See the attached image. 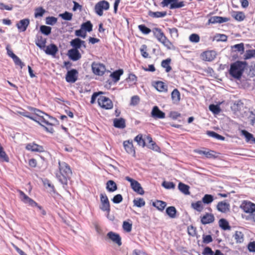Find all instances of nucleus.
Wrapping results in <instances>:
<instances>
[{
    "mask_svg": "<svg viewBox=\"0 0 255 255\" xmlns=\"http://www.w3.org/2000/svg\"><path fill=\"white\" fill-rule=\"evenodd\" d=\"M166 213L171 218H175L177 211L174 206H170L166 208Z\"/></svg>",
    "mask_w": 255,
    "mask_h": 255,
    "instance_id": "43",
    "label": "nucleus"
},
{
    "mask_svg": "<svg viewBox=\"0 0 255 255\" xmlns=\"http://www.w3.org/2000/svg\"><path fill=\"white\" fill-rule=\"evenodd\" d=\"M202 203L203 202L201 201H198L197 202L192 203L191 206L195 210L201 212L203 209Z\"/></svg>",
    "mask_w": 255,
    "mask_h": 255,
    "instance_id": "40",
    "label": "nucleus"
},
{
    "mask_svg": "<svg viewBox=\"0 0 255 255\" xmlns=\"http://www.w3.org/2000/svg\"><path fill=\"white\" fill-rule=\"evenodd\" d=\"M178 189L181 192L185 195L190 194L189 186L187 185H186L182 182H180L178 184Z\"/></svg>",
    "mask_w": 255,
    "mask_h": 255,
    "instance_id": "42",
    "label": "nucleus"
},
{
    "mask_svg": "<svg viewBox=\"0 0 255 255\" xmlns=\"http://www.w3.org/2000/svg\"><path fill=\"white\" fill-rule=\"evenodd\" d=\"M146 141L148 142L149 145H148L149 148L154 150L155 151H158L159 149V147L156 144V143L152 140V138L150 135H148L146 137Z\"/></svg>",
    "mask_w": 255,
    "mask_h": 255,
    "instance_id": "34",
    "label": "nucleus"
},
{
    "mask_svg": "<svg viewBox=\"0 0 255 255\" xmlns=\"http://www.w3.org/2000/svg\"><path fill=\"white\" fill-rule=\"evenodd\" d=\"M230 20L229 18L219 16H211L208 21V24L222 23L227 22Z\"/></svg>",
    "mask_w": 255,
    "mask_h": 255,
    "instance_id": "19",
    "label": "nucleus"
},
{
    "mask_svg": "<svg viewBox=\"0 0 255 255\" xmlns=\"http://www.w3.org/2000/svg\"><path fill=\"white\" fill-rule=\"evenodd\" d=\"M255 57V50H248L244 55V59L247 60Z\"/></svg>",
    "mask_w": 255,
    "mask_h": 255,
    "instance_id": "53",
    "label": "nucleus"
},
{
    "mask_svg": "<svg viewBox=\"0 0 255 255\" xmlns=\"http://www.w3.org/2000/svg\"><path fill=\"white\" fill-rule=\"evenodd\" d=\"M30 21L28 18L20 20L16 24V26L20 32L25 31L29 24Z\"/></svg>",
    "mask_w": 255,
    "mask_h": 255,
    "instance_id": "25",
    "label": "nucleus"
},
{
    "mask_svg": "<svg viewBox=\"0 0 255 255\" xmlns=\"http://www.w3.org/2000/svg\"><path fill=\"white\" fill-rule=\"evenodd\" d=\"M140 52L142 56L144 58L149 57V54L147 52V46L146 45L143 44L141 46V48H140Z\"/></svg>",
    "mask_w": 255,
    "mask_h": 255,
    "instance_id": "54",
    "label": "nucleus"
},
{
    "mask_svg": "<svg viewBox=\"0 0 255 255\" xmlns=\"http://www.w3.org/2000/svg\"><path fill=\"white\" fill-rule=\"evenodd\" d=\"M205 150L195 149L194 152L200 155L203 154L207 158L215 159L217 158L218 155H217V152L216 151L207 148H205Z\"/></svg>",
    "mask_w": 255,
    "mask_h": 255,
    "instance_id": "13",
    "label": "nucleus"
},
{
    "mask_svg": "<svg viewBox=\"0 0 255 255\" xmlns=\"http://www.w3.org/2000/svg\"><path fill=\"white\" fill-rule=\"evenodd\" d=\"M241 134L242 135H244L245 138H246V141L247 142H250V141H252L253 140V139L254 138V136H253V135L249 132L248 131L245 130V129H243L241 131Z\"/></svg>",
    "mask_w": 255,
    "mask_h": 255,
    "instance_id": "46",
    "label": "nucleus"
},
{
    "mask_svg": "<svg viewBox=\"0 0 255 255\" xmlns=\"http://www.w3.org/2000/svg\"><path fill=\"white\" fill-rule=\"evenodd\" d=\"M152 86L160 92H167L168 90L167 85L163 82L160 81H154L152 84Z\"/></svg>",
    "mask_w": 255,
    "mask_h": 255,
    "instance_id": "18",
    "label": "nucleus"
},
{
    "mask_svg": "<svg viewBox=\"0 0 255 255\" xmlns=\"http://www.w3.org/2000/svg\"><path fill=\"white\" fill-rule=\"evenodd\" d=\"M97 101L99 106L102 109L111 110L113 108V103L108 97L101 95L99 96Z\"/></svg>",
    "mask_w": 255,
    "mask_h": 255,
    "instance_id": "5",
    "label": "nucleus"
},
{
    "mask_svg": "<svg viewBox=\"0 0 255 255\" xmlns=\"http://www.w3.org/2000/svg\"><path fill=\"white\" fill-rule=\"evenodd\" d=\"M189 38L192 42L197 43L200 41V36L198 34L195 33L191 34Z\"/></svg>",
    "mask_w": 255,
    "mask_h": 255,
    "instance_id": "61",
    "label": "nucleus"
},
{
    "mask_svg": "<svg viewBox=\"0 0 255 255\" xmlns=\"http://www.w3.org/2000/svg\"><path fill=\"white\" fill-rule=\"evenodd\" d=\"M170 36L172 38H176L179 36L178 30L176 27L168 28Z\"/></svg>",
    "mask_w": 255,
    "mask_h": 255,
    "instance_id": "50",
    "label": "nucleus"
},
{
    "mask_svg": "<svg viewBox=\"0 0 255 255\" xmlns=\"http://www.w3.org/2000/svg\"><path fill=\"white\" fill-rule=\"evenodd\" d=\"M75 34L76 36L78 37H81L83 38H85L86 37V32L81 27L80 29L76 30L75 31Z\"/></svg>",
    "mask_w": 255,
    "mask_h": 255,
    "instance_id": "60",
    "label": "nucleus"
},
{
    "mask_svg": "<svg viewBox=\"0 0 255 255\" xmlns=\"http://www.w3.org/2000/svg\"><path fill=\"white\" fill-rule=\"evenodd\" d=\"M45 10L42 7H38L35 8L34 12V16L35 17H41L43 15Z\"/></svg>",
    "mask_w": 255,
    "mask_h": 255,
    "instance_id": "51",
    "label": "nucleus"
},
{
    "mask_svg": "<svg viewBox=\"0 0 255 255\" xmlns=\"http://www.w3.org/2000/svg\"><path fill=\"white\" fill-rule=\"evenodd\" d=\"M137 77L135 74L130 73L128 74V77L126 79V81L128 83L129 86H132L136 84Z\"/></svg>",
    "mask_w": 255,
    "mask_h": 255,
    "instance_id": "32",
    "label": "nucleus"
},
{
    "mask_svg": "<svg viewBox=\"0 0 255 255\" xmlns=\"http://www.w3.org/2000/svg\"><path fill=\"white\" fill-rule=\"evenodd\" d=\"M214 200V197L212 195L205 194L202 198V201L204 204H209Z\"/></svg>",
    "mask_w": 255,
    "mask_h": 255,
    "instance_id": "48",
    "label": "nucleus"
},
{
    "mask_svg": "<svg viewBox=\"0 0 255 255\" xmlns=\"http://www.w3.org/2000/svg\"><path fill=\"white\" fill-rule=\"evenodd\" d=\"M78 72L76 69L68 71L66 75V81L68 83H75L78 79Z\"/></svg>",
    "mask_w": 255,
    "mask_h": 255,
    "instance_id": "16",
    "label": "nucleus"
},
{
    "mask_svg": "<svg viewBox=\"0 0 255 255\" xmlns=\"http://www.w3.org/2000/svg\"><path fill=\"white\" fill-rule=\"evenodd\" d=\"M123 146L125 150L128 154H131L133 157L135 156V147L133 145V141L132 140L124 141L123 142Z\"/></svg>",
    "mask_w": 255,
    "mask_h": 255,
    "instance_id": "15",
    "label": "nucleus"
},
{
    "mask_svg": "<svg viewBox=\"0 0 255 255\" xmlns=\"http://www.w3.org/2000/svg\"><path fill=\"white\" fill-rule=\"evenodd\" d=\"M215 221V217L212 213H206L201 218V222L203 225L212 223Z\"/></svg>",
    "mask_w": 255,
    "mask_h": 255,
    "instance_id": "21",
    "label": "nucleus"
},
{
    "mask_svg": "<svg viewBox=\"0 0 255 255\" xmlns=\"http://www.w3.org/2000/svg\"><path fill=\"white\" fill-rule=\"evenodd\" d=\"M171 99L173 104H178L181 99L180 93L177 89H174L171 93Z\"/></svg>",
    "mask_w": 255,
    "mask_h": 255,
    "instance_id": "27",
    "label": "nucleus"
},
{
    "mask_svg": "<svg viewBox=\"0 0 255 255\" xmlns=\"http://www.w3.org/2000/svg\"><path fill=\"white\" fill-rule=\"evenodd\" d=\"M57 21V18L53 16H48L46 18V23L47 24L53 25Z\"/></svg>",
    "mask_w": 255,
    "mask_h": 255,
    "instance_id": "59",
    "label": "nucleus"
},
{
    "mask_svg": "<svg viewBox=\"0 0 255 255\" xmlns=\"http://www.w3.org/2000/svg\"><path fill=\"white\" fill-rule=\"evenodd\" d=\"M217 53L214 50H207L203 52L200 57L201 59L205 61L211 62L215 59Z\"/></svg>",
    "mask_w": 255,
    "mask_h": 255,
    "instance_id": "12",
    "label": "nucleus"
},
{
    "mask_svg": "<svg viewBox=\"0 0 255 255\" xmlns=\"http://www.w3.org/2000/svg\"><path fill=\"white\" fill-rule=\"evenodd\" d=\"M140 101L139 97L138 96H132L130 100V105L131 106L137 105Z\"/></svg>",
    "mask_w": 255,
    "mask_h": 255,
    "instance_id": "63",
    "label": "nucleus"
},
{
    "mask_svg": "<svg viewBox=\"0 0 255 255\" xmlns=\"http://www.w3.org/2000/svg\"><path fill=\"white\" fill-rule=\"evenodd\" d=\"M171 61V60L170 58H167L165 60H162L161 62V65L163 68L165 69V71L167 73L169 72L172 69V68L170 65Z\"/></svg>",
    "mask_w": 255,
    "mask_h": 255,
    "instance_id": "37",
    "label": "nucleus"
},
{
    "mask_svg": "<svg viewBox=\"0 0 255 255\" xmlns=\"http://www.w3.org/2000/svg\"><path fill=\"white\" fill-rule=\"evenodd\" d=\"M72 13L68 11H65V12L59 14L60 17L66 20H71L72 18Z\"/></svg>",
    "mask_w": 255,
    "mask_h": 255,
    "instance_id": "55",
    "label": "nucleus"
},
{
    "mask_svg": "<svg viewBox=\"0 0 255 255\" xmlns=\"http://www.w3.org/2000/svg\"><path fill=\"white\" fill-rule=\"evenodd\" d=\"M70 45L73 47L72 49H79L82 46L86 47L85 41L79 38H75L70 41Z\"/></svg>",
    "mask_w": 255,
    "mask_h": 255,
    "instance_id": "26",
    "label": "nucleus"
},
{
    "mask_svg": "<svg viewBox=\"0 0 255 255\" xmlns=\"http://www.w3.org/2000/svg\"><path fill=\"white\" fill-rule=\"evenodd\" d=\"M133 205L137 207H142L145 204V202L142 198H137L133 201Z\"/></svg>",
    "mask_w": 255,
    "mask_h": 255,
    "instance_id": "45",
    "label": "nucleus"
},
{
    "mask_svg": "<svg viewBox=\"0 0 255 255\" xmlns=\"http://www.w3.org/2000/svg\"><path fill=\"white\" fill-rule=\"evenodd\" d=\"M58 165L59 171L56 172V176L64 186H67L68 180L72 174V170L70 166L65 162L59 161Z\"/></svg>",
    "mask_w": 255,
    "mask_h": 255,
    "instance_id": "2",
    "label": "nucleus"
},
{
    "mask_svg": "<svg viewBox=\"0 0 255 255\" xmlns=\"http://www.w3.org/2000/svg\"><path fill=\"white\" fill-rule=\"evenodd\" d=\"M140 31L144 34H148L151 31V29L146 27L144 24H140L138 26Z\"/></svg>",
    "mask_w": 255,
    "mask_h": 255,
    "instance_id": "52",
    "label": "nucleus"
},
{
    "mask_svg": "<svg viewBox=\"0 0 255 255\" xmlns=\"http://www.w3.org/2000/svg\"><path fill=\"white\" fill-rule=\"evenodd\" d=\"M148 15L153 18H159L163 17L167 15L166 11H156L153 12L149 11L148 12Z\"/></svg>",
    "mask_w": 255,
    "mask_h": 255,
    "instance_id": "38",
    "label": "nucleus"
},
{
    "mask_svg": "<svg viewBox=\"0 0 255 255\" xmlns=\"http://www.w3.org/2000/svg\"><path fill=\"white\" fill-rule=\"evenodd\" d=\"M123 200V196L121 194H117L115 195L112 199V201L115 204L121 203Z\"/></svg>",
    "mask_w": 255,
    "mask_h": 255,
    "instance_id": "64",
    "label": "nucleus"
},
{
    "mask_svg": "<svg viewBox=\"0 0 255 255\" xmlns=\"http://www.w3.org/2000/svg\"><path fill=\"white\" fill-rule=\"evenodd\" d=\"M46 40V39L43 38L42 36H37V39L35 41L36 45L40 48H44L45 47Z\"/></svg>",
    "mask_w": 255,
    "mask_h": 255,
    "instance_id": "36",
    "label": "nucleus"
},
{
    "mask_svg": "<svg viewBox=\"0 0 255 255\" xmlns=\"http://www.w3.org/2000/svg\"><path fill=\"white\" fill-rule=\"evenodd\" d=\"M152 31L157 40L167 49H171L173 47V43L168 39L160 28L158 27L153 28Z\"/></svg>",
    "mask_w": 255,
    "mask_h": 255,
    "instance_id": "4",
    "label": "nucleus"
},
{
    "mask_svg": "<svg viewBox=\"0 0 255 255\" xmlns=\"http://www.w3.org/2000/svg\"><path fill=\"white\" fill-rule=\"evenodd\" d=\"M209 110L215 114H218L221 111L220 107L218 105L214 104H212L209 106Z\"/></svg>",
    "mask_w": 255,
    "mask_h": 255,
    "instance_id": "57",
    "label": "nucleus"
},
{
    "mask_svg": "<svg viewBox=\"0 0 255 255\" xmlns=\"http://www.w3.org/2000/svg\"><path fill=\"white\" fill-rule=\"evenodd\" d=\"M17 191L19 194L20 199L22 202H23L25 204H28L29 205L32 207H34V206H37V203L32 199L29 197L22 191L20 190H18Z\"/></svg>",
    "mask_w": 255,
    "mask_h": 255,
    "instance_id": "14",
    "label": "nucleus"
},
{
    "mask_svg": "<svg viewBox=\"0 0 255 255\" xmlns=\"http://www.w3.org/2000/svg\"><path fill=\"white\" fill-rule=\"evenodd\" d=\"M28 150L34 152H41L44 151V148L42 146L37 144L35 143H30L27 144L25 147Z\"/></svg>",
    "mask_w": 255,
    "mask_h": 255,
    "instance_id": "24",
    "label": "nucleus"
},
{
    "mask_svg": "<svg viewBox=\"0 0 255 255\" xmlns=\"http://www.w3.org/2000/svg\"><path fill=\"white\" fill-rule=\"evenodd\" d=\"M232 16L238 21H243L246 18L245 13L242 11H233L232 13Z\"/></svg>",
    "mask_w": 255,
    "mask_h": 255,
    "instance_id": "31",
    "label": "nucleus"
},
{
    "mask_svg": "<svg viewBox=\"0 0 255 255\" xmlns=\"http://www.w3.org/2000/svg\"><path fill=\"white\" fill-rule=\"evenodd\" d=\"M233 237L237 244H240L244 242V234L241 231H236Z\"/></svg>",
    "mask_w": 255,
    "mask_h": 255,
    "instance_id": "41",
    "label": "nucleus"
},
{
    "mask_svg": "<svg viewBox=\"0 0 255 255\" xmlns=\"http://www.w3.org/2000/svg\"><path fill=\"white\" fill-rule=\"evenodd\" d=\"M125 180L130 182L131 188L134 192L140 195L144 194V191L140 184L137 181L129 176L125 177Z\"/></svg>",
    "mask_w": 255,
    "mask_h": 255,
    "instance_id": "8",
    "label": "nucleus"
},
{
    "mask_svg": "<svg viewBox=\"0 0 255 255\" xmlns=\"http://www.w3.org/2000/svg\"><path fill=\"white\" fill-rule=\"evenodd\" d=\"M58 51L57 47L54 44H51L49 45H48L45 52L46 54L51 55H55Z\"/></svg>",
    "mask_w": 255,
    "mask_h": 255,
    "instance_id": "30",
    "label": "nucleus"
},
{
    "mask_svg": "<svg viewBox=\"0 0 255 255\" xmlns=\"http://www.w3.org/2000/svg\"><path fill=\"white\" fill-rule=\"evenodd\" d=\"M81 27L86 32H90L92 31L93 24L90 21L88 20L83 23L81 25Z\"/></svg>",
    "mask_w": 255,
    "mask_h": 255,
    "instance_id": "44",
    "label": "nucleus"
},
{
    "mask_svg": "<svg viewBox=\"0 0 255 255\" xmlns=\"http://www.w3.org/2000/svg\"><path fill=\"white\" fill-rule=\"evenodd\" d=\"M151 115L154 119H164L165 118V114L164 112L159 110V108L155 106L153 107Z\"/></svg>",
    "mask_w": 255,
    "mask_h": 255,
    "instance_id": "22",
    "label": "nucleus"
},
{
    "mask_svg": "<svg viewBox=\"0 0 255 255\" xmlns=\"http://www.w3.org/2000/svg\"><path fill=\"white\" fill-rule=\"evenodd\" d=\"M232 48L236 49L237 51L240 52L241 53L244 52L245 47L244 44L243 43L235 44L232 47Z\"/></svg>",
    "mask_w": 255,
    "mask_h": 255,
    "instance_id": "58",
    "label": "nucleus"
},
{
    "mask_svg": "<svg viewBox=\"0 0 255 255\" xmlns=\"http://www.w3.org/2000/svg\"><path fill=\"white\" fill-rule=\"evenodd\" d=\"M219 227L223 230H229L231 229V226L229 222L225 219H221L219 221Z\"/></svg>",
    "mask_w": 255,
    "mask_h": 255,
    "instance_id": "35",
    "label": "nucleus"
},
{
    "mask_svg": "<svg viewBox=\"0 0 255 255\" xmlns=\"http://www.w3.org/2000/svg\"><path fill=\"white\" fill-rule=\"evenodd\" d=\"M152 205L155 207L158 210L163 211L166 207L167 204L164 201L156 200L155 201L152 202Z\"/></svg>",
    "mask_w": 255,
    "mask_h": 255,
    "instance_id": "28",
    "label": "nucleus"
},
{
    "mask_svg": "<svg viewBox=\"0 0 255 255\" xmlns=\"http://www.w3.org/2000/svg\"><path fill=\"white\" fill-rule=\"evenodd\" d=\"M40 31L42 34L48 35L51 32V27L46 25H41L40 27Z\"/></svg>",
    "mask_w": 255,
    "mask_h": 255,
    "instance_id": "49",
    "label": "nucleus"
},
{
    "mask_svg": "<svg viewBox=\"0 0 255 255\" xmlns=\"http://www.w3.org/2000/svg\"><path fill=\"white\" fill-rule=\"evenodd\" d=\"M178 0H163L160 5L164 7L169 5V8L171 9L179 8L185 6V2L183 1L178 2Z\"/></svg>",
    "mask_w": 255,
    "mask_h": 255,
    "instance_id": "6",
    "label": "nucleus"
},
{
    "mask_svg": "<svg viewBox=\"0 0 255 255\" xmlns=\"http://www.w3.org/2000/svg\"><path fill=\"white\" fill-rule=\"evenodd\" d=\"M110 8V3L105 0H102L97 2L94 7V10L99 16L103 15V11L107 10Z\"/></svg>",
    "mask_w": 255,
    "mask_h": 255,
    "instance_id": "7",
    "label": "nucleus"
},
{
    "mask_svg": "<svg viewBox=\"0 0 255 255\" xmlns=\"http://www.w3.org/2000/svg\"><path fill=\"white\" fill-rule=\"evenodd\" d=\"M247 62L237 61L231 65L229 73L234 78L239 79L241 78Z\"/></svg>",
    "mask_w": 255,
    "mask_h": 255,
    "instance_id": "3",
    "label": "nucleus"
},
{
    "mask_svg": "<svg viewBox=\"0 0 255 255\" xmlns=\"http://www.w3.org/2000/svg\"><path fill=\"white\" fill-rule=\"evenodd\" d=\"M123 228L127 232H130L132 229V224L127 221H124Z\"/></svg>",
    "mask_w": 255,
    "mask_h": 255,
    "instance_id": "56",
    "label": "nucleus"
},
{
    "mask_svg": "<svg viewBox=\"0 0 255 255\" xmlns=\"http://www.w3.org/2000/svg\"><path fill=\"white\" fill-rule=\"evenodd\" d=\"M134 140L137 142L139 145L142 146V147H144L145 145V140L143 138L142 135L141 134H139L136 136Z\"/></svg>",
    "mask_w": 255,
    "mask_h": 255,
    "instance_id": "47",
    "label": "nucleus"
},
{
    "mask_svg": "<svg viewBox=\"0 0 255 255\" xmlns=\"http://www.w3.org/2000/svg\"><path fill=\"white\" fill-rule=\"evenodd\" d=\"M240 208L246 213H253L255 212V204L248 201H244Z\"/></svg>",
    "mask_w": 255,
    "mask_h": 255,
    "instance_id": "11",
    "label": "nucleus"
},
{
    "mask_svg": "<svg viewBox=\"0 0 255 255\" xmlns=\"http://www.w3.org/2000/svg\"><path fill=\"white\" fill-rule=\"evenodd\" d=\"M92 69L93 72L98 76H103L106 70L104 64L96 62L92 63Z\"/></svg>",
    "mask_w": 255,
    "mask_h": 255,
    "instance_id": "10",
    "label": "nucleus"
},
{
    "mask_svg": "<svg viewBox=\"0 0 255 255\" xmlns=\"http://www.w3.org/2000/svg\"><path fill=\"white\" fill-rule=\"evenodd\" d=\"M124 73V71L123 69H120L118 70H116L113 72L111 74V77L113 78V80L115 82H117L119 81L120 79V77Z\"/></svg>",
    "mask_w": 255,
    "mask_h": 255,
    "instance_id": "33",
    "label": "nucleus"
},
{
    "mask_svg": "<svg viewBox=\"0 0 255 255\" xmlns=\"http://www.w3.org/2000/svg\"><path fill=\"white\" fill-rule=\"evenodd\" d=\"M100 201L101 203L100 207V209L109 214L111 211V206L109 199L106 194L101 193L100 194Z\"/></svg>",
    "mask_w": 255,
    "mask_h": 255,
    "instance_id": "9",
    "label": "nucleus"
},
{
    "mask_svg": "<svg viewBox=\"0 0 255 255\" xmlns=\"http://www.w3.org/2000/svg\"><path fill=\"white\" fill-rule=\"evenodd\" d=\"M68 55L69 58L73 61H77L81 58V54L79 50L76 49L69 50Z\"/></svg>",
    "mask_w": 255,
    "mask_h": 255,
    "instance_id": "23",
    "label": "nucleus"
},
{
    "mask_svg": "<svg viewBox=\"0 0 255 255\" xmlns=\"http://www.w3.org/2000/svg\"><path fill=\"white\" fill-rule=\"evenodd\" d=\"M230 204L226 201L219 202L216 206V208L220 212L227 213L230 210Z\"/></svg>",
    "mask_w": 255,
    "mask_h": 255,
    "instance_id": "20",
    "label": "nucleus"
},
{
    "mask_svg": "<svg viewBox=\"0 0 255 255\" xmlns=\"http://www.w3.org/2000/svg\"><path fill=\"white\" fill-rule=\"evenodd\" d=\"M106 188L109 192H114L117 190V185L113 180H109L106 184Z\"/></svg>",
    "mask_w": 255,
    "mask_h": 255,
    "instance_id": "39",
    "label": "nucleus"
},
{
    "mask_svg": "<svg viewBox=\"0 0 255 255\" xmlns=\"http://www.w3.org/2000/svg\"><path fill=\"white\" fill-rule=\"evenodd\" d=\"M114 126L118 128L123 129L126 127V121L123 118L115 119L114 120Z\"/></svg>",
    "mask_w": 255,
    "mask_h": 255,
    "instance_id": "29",
    "label": "nucleus"
},
{
    "mask_svg": "<svg viewBox=\"0 0 255 255\" xmlns=\"http://www.w3.org/2000/svg\"><path fill=\"white\" fill-rule=\"evenodd\" d=\"M107 238L119 246L122 245L121 238L118 234L110 232L107 235Z\"/></svg>",
    "mask_w": 255,
    "mask_h": 255,
    "instance_id": "17",
    "label": "nucleus"
},
{
    "mask_svg": "<svg viewBox=\"0 0 255 255\" xmlns=\"http://www.w3.org/2000/svg\"><path fill=\"white\" fill-rule=\"evenodd\" d=\"M28 109L32 112V115H30L27 112L21 113L20 114L23 117H26L38 123L40 125L44 127L46 131L51 133H53L54 132L53 128L54 124L46 119L43 115L47 117L50 121L56 120L54 118L36 108L29 107Z\"/></svg>",
    "mask_w": 255,
    "mask_h": 255,
    "instance_id": "1",
    "label": "nucleus"
},
{
    "mask_svg": "<svg viewBox=\"0 0 255 255\" xmlns=\"http://www.w3.org/2000/svg\"><path fill=\"white\" fill-rule=\"evenodd\" d=\"M162 186L165 188L170 189H174L175 187V184L172 182H163L162 184Z\"/></svg>",
    "mask_w": 255,
    "mask_h": 255,
    "instance_id": "62",
    "label": "nucleus"
}]
</instances>
